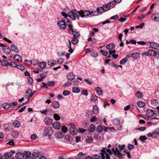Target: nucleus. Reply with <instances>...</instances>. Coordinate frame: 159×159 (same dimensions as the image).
<instances>
[{
  "label": "nucleus",
  "instance_id": "obj_1",
  "mask_svg": "<svg viewBox=\"0 0 159 159\" xmlns=\"http://www.w3.org/2000/svg\"><path fill=\"white\" fill-rule=\"evenodd\" d=\"M68 14V17L74 20L79 19L80 11H77L76 9L72 10L71 11L69 12Z\"/></svg>",
  "mask_w": 159,
  "mask_h": 159
},
{
  "label": "nucleus",
  "instance_id": "obj_2",
  "mask_svg": "<svg viewBox=\"0 0 159 159\" xmlns=\"http://www.w3.org/2000/svg\"><path fill=\"white\" fill-rule=\"evenodd\" d=\"M53 133V131L52 127L49 126L45 127L44 129L42 137H44L47 136H50Z\"/></svg>",
  "mask_w": 159,
  "mask_h": 159
},
{
  "label": "nucleus",
  "instance_id": "obj_3",
  "mask_svg": "<svg viewBox=\"0 0 159 159\" xmlns=\"http://www.w3.org/2000/svg\"><path fill=\"white\" fill-rule=\"evenodd\" d=\"M65 19H63L58 21L57 25L59 28L62 30H64L66 28L67 23L66 22Z\"/></svg>",
  "mask_w": 159,
  "mask_h": 159
},
{
  "label": "nucleus",
  "instance_id": "obj_4",
  "mask_svg": "<svg viewBox=\"0 0 159 159\" xmlns=\"http://www.w3.org/2000/svg\"><path fill=\"white\" fill-rule=\"evenodd\" d=\"M80 16L82 17H84L88 16L90 15V12L88 10H80Z\"/></svg>",
  "mask_w": 159,
  "mask_h": 159
},
{
  "label": "nucleus",
  "instance_id": "obj_5",
  "mask_svg": "<svg viewBox=\"0 0 159 159\" xmlns=\"http://www.w3.org/2000/svg\"><path fill=\"white\" fill-rule=\"evenodd\" d=\"M73 125V126L70 128L69 129V131L70 134L71 135H75L77 134L78 131L75 127V125Z\"/></svg>",
  "mask_w": 159,
  "mask_h": 159
},
{
  "label": "nucleus",
  "instance_id": "obj_6",
  "mask_svg": "<svg viewBox=\"0 0 159 159\" xmlns=\"http://www.w3.org/2000/svg\"><path fill=\"white\" fill-rule=\"evenodd\" d=\"M151 18L153 20L156 22L159 21V14L157 13L152 14Z\"/></svg>",
  "mask_w": 159,
  "mask_h": 159
},
{
  "label": "nucleus",
  "instance_id": "obj_7",
  "mask_svg": "<svg viewBox=\"0 0 159 159\" xmlns=\"http://www.w3.org/2000/svg\"><path fill=\"white\" fill-rule=\"evenodd\" d=\"M53 127L55 129H59L61 127V125L57 121H55L52 124Z\"/></svg>",
  "mask_w": 159,
  "mask_h": 159
},
{
  "label": "nucleus",
  "instance_id": "obj_8",
  "mask_svg": "<svg viewBox=\"0 0 159 159\" xmlns=\"http://www.w3.org/2000/svg\"><path fill=\"white\" fill-rule=\"evenodd\" d=\"M44 121L46 125H50L52 123V120L51 119L48 117H46L44 118Z\"/></svg>",
  "mask_w": 159,
  "mask_h": 159
},
{
  "label": "nucleus",
  "instance_id": "obj_9",
  "mask_svg": "<svg viewBox=\"0 0 159 159\" xmlns=\"http://www.w3.org/2000/svg\"><path fill=\"white\" fill-rule=\"evenodd\" d=\"M23 153L21 152L17 153L15 156V157L17 159H22L24 158Z\"/></svg>",
  "mask_w": 159,
  "mask_h": 159
},
{
  "label": "nucleus",
  "instance_id": "obj_10",
  "mask_svg": "<svg viewBox=\"0 0 159 159\" xmlns=\"http://www.w3.org/2000/svg\"><path fill=\"white\" fill-rule=\"evenodd\" d=\"M66 23L67 25H68V29L70 32H72L74 31L73 28V25L71 24V22L70 21L68 20H66Z\"/></svg>",
  "mask_w": 159,
  "mask_h": 159
},
{
  "label": "nucleus",
  "instance_id": "obj_11",
  "mask_svg": "<svg viewBox=\"0 0 159 159\" xmlns=\"http://www.w3.org/2000/svg\"><path fill=\"white\" fill-rule=\"evenodd\" d=\"M75 77V75L71 72H69L67 74V78L70 80H73Z\"/></svg>",
  "mask_w": 159,
  "mask_h": 159
},
{
  "label": "nucleus",
  "instance_id": "obj_12",
  "mask_svg": "<svg viewBox=\"0 0 159 159\" xmlns=\"http://www.w3.org/2000/svg\"><path fill=\"white\" fill-rule=\"evenodd\" d=\"M60 104L57 102L53 101L51 103V106L54 108H57L59 107Z\"/></svg>",
  "mask_w": 159,
  "mask_h": 159
},
{
  "label": "nucleus",
  "instance_id": "obj_13",
  "mask_svg": "<svg viewBox=\"0 0 159 159\" xmlns=\"http://www.w3.org/2000/svg\"><path fill=\"white\" fill-rule=\"evenodd\" d=\"M154 113V111L152 110L148 109L147 111V115L148 118L152 116Z\"/></svg>",
  "mask_w": 159,
  "mask_h": 159
},
{
  "label": "nucleus",
  "instance_id": "obj_14",
  "mask_svg": "<svg viewBox=\"0 0 159 159\" xmlns=\"http://www.w3.org/2000/svg\"><path fill=\"white\" fill-rule=\"evenodd\" d=\"M14 59L17 61L21 62L22 61V57L17 54H16L14 55Z\"/></svg>",
  "mask_w": 159,
  "mask_h": 159
},
{
  "label": "nucleus",
  "instance_id": "obj_15",
  "mask_svg": "<svg viewBox=\"0 0 159 159\" xmlns=\"http://www.w3.org/2000/svg\"><path fill=\"white\" fill-rule=\"evenodd\" d=\"M115 47V45L113 43L109 44L106 46V48L109 50H111Z\"/></svg>",
  "mask_w": 159,
  "mask_h": 159
},
{
  "label": "nucleus",
  "instance_id": "obj_16",
  "mask_svg": "<svg viewBox=\"0 0 159 159\" xmlns=\"http://www.w3.org/2000/svg\"><path fill=\"white\" fill-rule=\"evenodd\" d=\"M85 116L87 118H89L92 116V111L91 110L89 109L87 110L85 112Z\"/></svg>",
  "mask_w": 159,
  "mask_h": 159
},
{
  "label": "nucleus",
  "instance_id": "obj_17",
  "mask_svg": "<svg viewBox=\"0 0 159 159\" xmlns=\"http://www.w3.org/2000/svg\"><path fill=\"white\" fill-rule=\"evenodd\" d=\"M89 130L91 133L94 132L95 129V127L93 124H91L89 127Z\"/></svg>",
  "mask_w": 159,
  "mask_h": 159
},
{
  "label": "nucleus",
  "instance_id": "obj_18",
  "mask_svg": "<svg viewBox=\"0 0 159 159\" xmlns=\"http://www.w3.org/2000/svg\"><path fill=\"white\" fill-rule=\"evenodd\" d=\"M150 45L151 47L153 48L157 49L159 47V44L154 43H150Z\"/></svg>",
  "mask_w": 159,
  "mask_h": 159
},
{
  "label": "nucleus",
  "instance_id": "obj_19",
  "mask_svg": "<svg viewBox=\"0 0 159 159\" xmlns=\"http://www.w3.org/2000/svg\"><path fill=\"white\" fill-rule=\"evenodd\" d=\"M92 111L94 114H97L99 111V108L96 105H94Z\"/></svg>",
  "mask_w": 159,
  "mask_h": 159
},
{
  "label": "nucleus",
  "instance_id": "obj_20",
  "mask_svg": "<svg viewBox=\"0 0 159 159\" xmlns=\"http://www.w3.org/2000/svg\"><path fill=\"white\" fill-rule=\"evenodd\" d=\"M156 53V52L153 49H149L148 51V55L151 56L155 57Z\"/></svg>",
  "mask_w": 159,
  "mask_h": 159
},
{
  "label": "nucleus",
  "instance_id": "obj_21",
  "mask_svg": "<svg viewBox=\"0 0 159 159\" xmlns=\"http://www.w3.org/2000/svg\"><path fill=\"white\" fill-rule=\"evenodd\" d=\"M3 50L6 53H9L11 51V49L8 46L5 45L3 48Z\"/></svg>",
  "mask_w": 159,
  "mask_h": 159
},
{
  "label": "nucleus",
  "instance_id": "obj_22",
  "mask_svg": "<svg viewBox=\"0 0 159 159\" xmlns=\"http://www.w3.org/2000/svg\"><path fill=\"white\" fill-rule=\"evenodd\" d=\"M11 107V104L9 103H5L2 104V107L4 109H7Z\"/></svg>",
  "mask_w": 159,
  "mask_h": 159
},
{
  "label": "nucleus",
  "instance_id": "obj_23",
  "mask_svg": "<svg viewBox=\"0 0 159 159\" xmlns=\"http://www.w3.org/2000/svg\"><path fill=\"white\" fill-rule=\"evenodd\" d=\"M95 91L99 95H101L103 93L102 89L99 87H97L95 88Z\"/></svg>",
  "mask_w": 159,
  "mask_h": 159
},
{
  "label": "nucleus",
  "instance_id": "obj_24",
  "mask_svg": "<svg viewBox=\"0 0 159 159\" xmlns=\"http://www.w3.org/2000/svg\"><path fill=\"white\" fill-rule=\"evenodd\" d=\"M46 63L45 62H40L38 63V66L40 67L42 70L44 68L46 65Z\"/></svg>",
  "mask_w": 159,
  "mask_h": 159
},
{
  "label": "nucleus",
  "instance_id": "obj_25",
  "mask_svg": "<svg viewBox=\"0 0 159 159\" xmlns=\"http://www.w3.org/2000/svg\"><path fill=\"white\" fill-rule=\"evenodd\" d=\"M23 155H24V156H26L25 159H26L27 157H32L30 156L31 155V152L28 151H25L24 152H23Z\"/></svg>",
  "mask_w": 159,
  "mask_h": 159
},
{
  "label": "nucleus",
  "instance_id": "obj_26",
  "mask_svg": "<svg viewBox=\"0 0 159 159\" xmlns=\"http://www.w3.org/2000/svg\"><path fill=\"white\" fill-rule=\"evenodd\" d=\"M137 105L140 107H144L145 105V103L143 101H139L137 102Z\"/></svg>",
  "mask_w": 159,
  "mask_h": 159
},
{
  "label": "nucleus",
  "instance_id": "obj_27",
  "mask_svg": "<svg viewBox=\"0 0 159 159\" xmlns=\"http://www.w3.org/2000/svg\"><path fill=\"white\" fill-rule=\"evenodd\" d=\"M13 125L15 127L18 128L20 125V123L18 120H15L13 123Z\"/></svg>",
  "mask_w": 159,
  "mask_h": 159
},
{
  "label": "nucleus",
  "instance_id": "obj_28",
  "mask_svg": "<svg viewBox=\"0 0 159 159\" xmlns=\"http://www.w3.org/2000/svg\"><path fill=\"white\" fill-rule=\"evenodd\" d=\"M4 157L6 159H9L11 157L12 154L11 152H6L4 155Z\"/></svg>",
  "mask_w": 159,
  "mask_h": 159
},
{
  "label": "nucleus",
  "instance_id": "obj_29",
  "mask_svg": "<svg viewBox=\"0 0 159 159\" xmlns=\"http://www.w3.org/2000/svg\"><path fill=\"white\" fill-rule=\"evenodd\" d=\"M116 2L115 1H112L108 2V6L111 8V7H113L116 5Z\"/></svg>",
  "mask_w": 159,
  "mask_h": 159
},
{
  "label": "nucleus",
  "instance_id": "obj_30",
  "mask_svg": "<svg viewBox=\"0 0 159 159\" xmlns=\"http://www.w3.org/2000/svg\"><path fill=\"white\" fill-rule=\"evenodd\" d=\"M56 61L55 60L49 61L48 62V64L50 66H52L56 64Z\"/></svg>",
  "mask_w": 159,
  "mask_h": 159
},
{
  "label": "nucleus",
  "instance_id": "obj_31",
  "mask_svg": "<svg viewBox=\"0 0 159 159\" xmlns=\"http://www.w3.org/2000/svg\"><path fill=\"white\" fill-rule=\"evenodd\" d=\"M97 11L98 13V14L100 13V14H102L104 12V11H105L104 9L103 8V7H98L97 9Z\"/></svg>",
  "mask_w": 159,
  "mask_h": 159
},
{
  "label": "nucleus",
  "instance_id": "obj_32",
  "mask_svg": "<svg viewBox=\"0 0 159 159\" xmlns=\"http://www.w3.org/2000/svg\"><path fill=\"white\" fill-rule=\"evenodd\" d=\"M11 135L12 136L14 137L15 138H16L18 137L19 134L17 131L14 130L12 131Z\"/></svg>",
  "mask_w": 159,
  "mask_h": 159
},
{
  "label": "nucleus",
  "instance_id": "obj_33",
  "mask_svg": "<svg viewBox=\"0 0 159 159\" xmlns=\"http://www.w3.org/2000/svg\"><path fill=\"white\" fill-rule=\"evenodd\" d=\"M11 50L16 52H18V50L17 47L14 45L12 44L11 47Z\"/></svg>",
  "mask_w": 159,
  "mask_h": 159
},
{
  "label": "nucleus",
  "instance_id": "obj_34",
  "mask_svg": "<svg viewBox=\"0 0 159 159\" xmlns=\"http://www.w3.org/2000/svg\"><path fill=\"white\" fill-rule=\"evenodd\" d=\"M78 41L79 40L77 38H75V37H73L72 38L71 42L74 45H75L78 43Z\"/></svg>",
  "mask_w": 159,
  "mask_h": 159
},
{
  "label": "nucleus",
  "instance_id": "obj_35",
  "mask_svg": "<svg viewBox=\"0 0 159 159\" xmlns=\"http://www.w3.org/2000/svg\"><path fill=\"white\" fill-rule=\"evenodd\" d=\"M41 153L40 152H34L32 154V155L34 157H39L40 155H41Z\"/></svg>",
  "mask_w": 159,
  "mask_h": 159
},
{
  "label": "nucleus",
  "instance_id": "obj_36",
  "mask_svg": "<svg viewBox=\"0 0 159 159\" xmlns=\"http://www.w3.org/2000/svg\"><path fill=\"white\" fill-rule=\"evenodd\" d=\"M48 71L45 70L43 71L42 73L40 74V75L41 78L43 79L46 77V74L48 73Z\"/></svg>",
  "mask_w": 159,
  "mask_h": 159
},
{
  "label": "nucleus",
  "instance_id": "obj_37",
  "mask_svg": "<svg viewBox=\"0 0 159 159\" xmlns=\"http://www.w3.org/2000/svg\"><path fill=\"white\" fill-rule=\"evenodd\" d=\"M9 62L5 60H2L1 62L2 65L3 66H9Z\"/></svg>",
  "mask_w": 159,
  "mask_h": 159
},
{
  "label": "nucleus",
  "instance_id": "obj_38",
  "mask_svg": "<svg viewBox=\"0 0 159 159\" xmlns=\"http://www.w3.org/2000/svg\"><path fill=\"white\" fill-rule=\"evenodd\" d=\"M55 83L53 81H49L47 82V84L48 86L52 87L55 85Z\"/></svg>",
  "mask_w": 159,
  "mask_h": 159
},
{
  "label": "nucleus",
  "instance_id": "obj_39",
  "mask_svg": "<svg viewBox=\"0 0 159 159\" xmlns=\"http://www.w3.org/2000/svg\"><path fill=\"white\" fill-rule=\"evenodd\" d=\"M140 54L138 52L133 53L131 55V57L134 59H136L139 57Z\"/></svg>",
  "mask_w": 159,
  "mask_h": 159
},
{
  "label": "nucleus",
  "instance_id": "obj_40",
  "mask_svg": "<svg viewBox=\"0 0 159 159\" xmlns=\"http://www.w3.org/2000/svg\"><path fill=\"white\" fill-rule=\"evenodd\" d=\"M103 130V127L102 125H100L98 126L96 128V130L99 133L102 132Z\"/></svg>",
  "mask_w": 159,
  "mask_h": 159
},
{
  "label": "nucleus",
  "instance_id": "obj_41",
  "mask_svg": "<svg viewBox=\"0 0 159 159\" xmlns=\"http://www.w3.org/2000/svg\"><path fill=\"white\" fill-rule=\"evenodd\" d=\"M55 136L58 138H61L63 137V134L61 132H57Z\"/></svg>",
  "mask_w": 159,
  "mask_h": 159
},
{
  "label": "nucleus",
  "instance_id": "obj_42",
  "mask_svg": "<svg viewBox=\"0 0 159 159\" xmlns=\"http://www.w3.org/2000/svg\"><path fill=\"white\" fill-rule=\"evenodd\" d=\"M72 32L74 37H75V38H77L80 36V33L77 31H73V32Z\"/></svg>",
  "mask_w": 159,
  "mask_h": 159
},
{
  "label": "nucleus",
  "instance_id": "obj_43",
  "mask_svg": "<svg viewBox=\"0 0 159 159\" xmlns=\"http://www.w3.org/2000/svg\"><path fill=\"white\" fill-rule=\"evenodd\" d=\"M62 16H64V18L63 19H65V20H68V19L67 18V16H68V13L67 14L65 12H62L61 13Z\"/></svg>",
  "mask_w": 159,
  "mask_h": 159
},
{
  "label": "nucleus",
  "instance_id": "obj_44",
  "mask_svg": "<svg viewBox=\"0 0 159 159\" xmlns=\"http://www.w3.org/2000/svg\"><path fill=\"white\" fill-rule=\"evenodd\" d=\"M72 91L74 93H78L80 92V90L78 88H73Z\"/></svg>",
  "mask_w": 159,
  "mask_h": 159
},
{
  "label": "nucleus",
  "instance_id": "obj_45",
  "mask_svg": "<svg viewBox=\"0 0 159 159\" xmlns=\"http://www.w3.org/2000/svg\"><path fill=\"white\" fill-rule=\"evenodd\" d=\"M137 97L139 98H141L143 97V94L140 92L138 91L136 92Z\"/></svg>",
  "mask_w": 159,
  "mask_h": 159
},
{
  "label": "nucleus",
  "instance_id": "obj_46",
  "mask_svg": "<svg viewBox=\"0 0 159 159\" xmlns=\"http://www.w3.org/2000/svg\"><path fill=\"white\" fill-rule=\"evenodd\" d=\"M90 15H91L92 16H96L98 14V13L97 11H91L90 12Z\"/></svg>",
  "mask_w": 159,
  "mask_h": 159
},
{
  "label": "nucleus",
  "instance_id": "obj_47",
  "mask_svg": "<svg viewBox=\"0 0 159 159\" xmlns=\"http://www.w3.org/2000/svg\"><path fill=\"white\" fill-rule=\"evenodd\" d=\"M100 52L104 56H107L108 54V52L106 50H101Z\"/></svg>",
  "mask_w": 159,
  "mask_h": 159
},
{
  "label": "nucleus",
  "instance_id": "obj_48",
  "mask_svg": "<svg viewBox=\"0 0 159 159\" xmlns=\"http://www.w3.org/2000/svg\"><path fill=\"white\" fill-rule=\"evenodd\" d=\"M86 143H91L93 142V139L91 137H88L86 139Z\"/></svg>",
  "mask_w": 159,
  "mask_h": 159
},
{
  "label": "nucleus",
  "instance_id": "obj_49",
  "mask_svg": "<svg viewBox=\"0 0 159 159\" xmlns=\"http://www.w3.org/2000/svg\"><path fill=\"white\" fill-rule=\"evenodd\" d=\"M98 99L97 97L95 95H92L91 98V100L92 101H95Z\"/></svg>",
  "mask_w": 159,
  "mask_h": 159
},
{
  "label": "nucleus",
  "instance_id": "obj_50",
  "mask_svg": "<svg viewBox=\"0 0 159 159\" xmlns=\"http://www.w3.org/2000/svg\"><path fill=\"white\" fill-rule=\"evenodd\" d=\"M16 67L21 70H25V67L21 64H19L18 65H17V66Z\"/></svg>",
  "mask_w": 159,
  "mask_h": 159
},
{
  "label": "nucleus",
  "instance_id": "obj_51",
  "mask_svg": "<svg viewBox=\"0 0 159 159\" xmlns=\"http://www.w3.org/2000/svg\"><path fill=\"white\" fill-rule=\"evenodd\" d=\"M17 65L16 63L15 62L12 61L10 63H9V66L12 67H15L17 66Z\"/></svg>",
  "mask_w": 159,
  "mask_h": 159
},
{
  "label": "nucleus",
  "instance_id": "obj_52",
  "mask_svg": "<svg viewBox=\"0 0 159 159\" xmlns=\"http://www.w3.org/2000/svg\"><path fill=\"white\" fill-rule=\"evenodd\" d=\"M127 61L128 59L126 58L123 59L120 61V64L121 65H124Z\"/></svg>",
  "mask_w": 159,
  "mask_h": 159
},
{
  "label": "nucleus",
  "instance_id": "obj_53",
  "mask_svg": "<svg viewBox=\"0 0 159 159\" xmlns=\"http://www.w3.org/2000/svg\"><path fill=\"white\" fill-rule=\"evenodd\" d=\"M103 7L104 11H107L110 9V7H109V6H108V4H107V5H104Z\"/></svg>",
  "mask_w": 159,
  "mask_h": 159
},
{
  "label": "nucleus",
  "instance_id": "obj_54",
  "mask_svg": "<svg viewBox=\"0 0 159 159\" xmlns=\"http://www.w3.org/2000/svg\"><path fill=\"white\" fill-rule=\"evenodd\" d=\"M53 117L56 120H58L60 119V117L58 114L55 113L53 115Z\"/></svg>",
  "mask_w": 159,
  "mask_h": 159
},
{
  "label": "nucleus",
  "instance_id": "obj_55",
  "mask_svg": "<svg viewBox=\"0 0 159 159\" xmlns=\"http://www.w3.org/2000/svg\"><path fill=\"white\" fill-rule=\"evenodd\" d=\"M70 93V92L67 90L64 91L62 93L63 95L65 96L68 95Z\"/></svg>",
  "mask_w": 159,
  "mask_h": 159
},
{
  "label": "nucleus",
  "instance_id": "obj_56",
  "mask_svg": "<svg viewBox=\"0 0 159 159\" xmlns=\"http://www.w3.org/2000/svg\"><path fill=\"white\" fill-rule=\"evenodd\" d=\"M81 93L82 95L85 96H87L88 95V91L86 90H82L81 92Z\"/></svg>",
  "mask_w": 159,
  "mask_h": 159
},
{
  "label": "nucleus",
  "instance_id": "obj_57",
  "mask_svg": "<svg viewBox=\"0 0 159 159\" xmlns=\"http://www.w3.org/2000/svg\"><path fill=\"white\" fill-rule=\"evenodd\" d=\"M90 55L91 56L93 57H97L98 56V54L97 52H91Z\"/></svg>",
  "mask_w": 159,
  "mask_h": 159
},
{
  "label": "nucleus",
  "instance_id": "obj_58",
  "mask_svg": "<svg viewBox=\"0 0 159 159\" xmlns=\"http://www.w3.org/2000/svg\"><path fill=\"white\" fill-rule=\"evenodd\" d=\"M71 84V82H69L68 81H67L65 83L63 84V86L64 87H66L70 86Z\"/></svg>",
  "mask_w": 159,
  "mask_h": 159
},
{
  "label": "nucleus",
  "instance_id": "obj_59",
  "mask_svg": "<svg viewBox=\"0 0 159 159\" xmlns=\"http://www.w3.org/2000/svg\"><path fill=\"white\" fill-rule=\"evenodd\" d=\"M113 122H114L113 124L114 125H118L120 123V120H118V119H115L113 120Z\"/></svg>",
  "mask_w": 159,
  "mask_h": 159
},
{
  "label": "nucleus",
  "instance_id": "obj_60",
  "mask_svg": "<svg viewBox=\"0 0 159 159\" xmlns=\"http://www.w3.org/2000/svg\"><path fill=\"white\" fill-rule=\"evenodd\" d=\"M97 119L96 116H93L90 119V121L91 122H93L94 121H96L97 120Z\"/></svg>",
  "mask_w": 159,
  "mask_h": 159
},
{
  "label": "nucleus",
  "instance_id": "obj_61",
  "mask_svg": "<svg viewBox=\"0 0 159 159\" xmlns=\"http://www.w3.org/2000/svg\"><path fill=\"white\" fill-rule=\"evenodd\" d=\"M101 156L99 155L94 154L93 155V159H100Z\"/></svg>",
  "mask_w": 159,
  "mask_h": 159
},
{
  "label": "nucleus",
  "instance_id": "obj_62",
  "mask_svg": "<svg viewBox=\"0 0 159 159\" xmlns=\"http://www.w3.org/2000/svg\"><path fill=\"white\" fill-rule=\"evenodd\" d=\"M37 138V136L35 134H33L30 136V138L32 140H34Z\"/></svg>",
  "mask_w": 159,
  "mask_h": 159
},
{
  "label": "nucleus",
  "instance_id": "obj_63",
  "mask_svg": "<svg viewBox=\"0 0 159 159\" xmlns=\"http://www.w3.org/2000/svg\"><path fill=\"white\" fill-rule=\"evenodd\" d=\"M145 15L142 14L140 16L138 17V19L139 20H142L145 16Z\"/></svg>",
  "mask_w": 159,
  "mask_h": 159
},
{
  "label": "nucleus",
  "instance_id": "obj_64",
  "mask_svg": "<svg viewBox=\"0 0 159 159\" xmlns=\"http://www.w3.org/2000/svg\"><path fill=\"white\" fill-rule=\"evenodd\" d=\"M134 148V146L133 144H129L128 146V148L131 151Z\"/></svg>",
  "mask_w": 159,
  "mask_h": 159
}]
</instances>
